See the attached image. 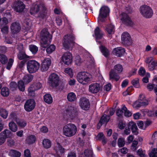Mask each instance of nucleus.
Returning <instances> with one entry per match:
<instances>
[{
  "mask_svg": "<svg viewBox=\"0 0 157 157\" xmlns=\"http://www.w3.org/2000/svg\"><path fill=\"white\" fill-rule=\"evenodd\" d=\"M40 38L41 46L43 48H46V51L48 54H50L54 51L56 47L54 44H51L47 48L48 42L49 41L50 42L51 40L50 33L48 30L44 29L41 30Z\"/></svg>",
  "mask_w": 157,
  "mask_h": 157,
  "instance_id": "f257e3e1",
  "label": "nucleus"
},
{
  "mask_svg": "<svg viewBox=\"0 0 157 157\" xmlns=\"http://www.w3.org/2000/svg\"><path fill=\"white\" fill-rule=\"evenodd\" d=\"M77 131L76 126L72 123L67 124L63 128V134L68 137L73 136L76 134Z\"/></svg>",
  "mask_w": 157,
  "mask_h": 157,
  "instance_id": "f03ea898",
  "label": "nucleus"
},
{
  "mask_svg": "<svg viewBox=\"0 0 157 157\" xmlns=\"http://www.w3.org/2000/svg\"><path fill=\"white\" fill-rule=\"evenodd\" d=\"M65 114L71 120L76 119L78 117L79 111L76 107L69 105L66 109Z\"/></svg>",
  "mask_w": 157,
  "mask_h": 157,
  "instance_id": "7ed1b4c3",
  "label": "nucleus"
},
{
  "mask_svg": "<svg viewBox=\"0 0 157 157\" xmlns=\"http://www.w3.org/2000/svg\"><path fill=\"white\" fill-rule=\"evenodd\" d=\"M27 69L30 73H34L39 69L40 63L34 60H29L26 63Z\"/></svg>",
  "mask_w": 157,
  "mask_h": 157,
  "instance_id": "20e7f679",
  "label": "nucleus"
},
{
  "mask_svg": "<svg viewBox=\"0 0 157 157\" xmlns=\"http://www.w3.org/2000/svg\"><path fill=\"white\" fill-rule=\"evenodd\" d=\"M90 75L85 72H81L78 73L77 75L78 81L83 85H86L90 81Z\"/></svg>",
  "mask_w": 157,
  "mask_h": 157,
  "instance_id": "39448f33",
  "label": "nucleus"
},
{
  "mask_svg": "<svg viewBox=\"0 0 157 157\" xmlns=\"http://www.w3.org/2000/svg\"><path fill=\"white\" fill-rule=\"evenodd\" d=\"M74 37L72 34L65 35L63 40V47L66 49H69L73 45L74 42Z\"/></svg>",
  "mask_w": 157,
  "mask_h": 157,
  "instance_id": "423d86ee",
  "label": "nucleus"
},
{
  "mask_svg": "<svg viewBox=\"0 0 157 157\" xmlns=\"http://www.w3.org/2000/svg\"><path fill=\"white\" fill-rule=\"evenodd\" d=\"M140 11L141 14L146 18H151L153 14L152 9L146 5L141 6L140 8Z\"/></svg>",
  "mask_w": 157,
  "mask_h": 157,
  "instance_id": "0eeeda50",
  "label": "nucleus"
},
{
  "mask_svg": "<svg viewBox=\"0 0 157 157\" xmlns=\"http://www.w3.org/2000/svg\"><path fill=\"white\" fill-rule=\"evenodd\" d=\"M59 76L55 73L51 74L49 77V84L52 87H57L59 85Z\"/></svg>",
  "mask_w": 157,
  "mask_h": 157,
  "instance_id": "6e6552de",
  "label": "nucleus"
},
{
  "mask_svg": "<svg viewBox=\"0 0 157 157\" xmlns=\"http://www.w3.org/2000/svg\"><path fill=\"white\" fill-rule=\"evenodd\" d=\"M120 20L123 24L127 26H131L133 23L128 15L125 12H122L120 16Z\"/></svg>",
  "mask_w": 157,
  "mask_h": 157,
  "instance_id": "1a4fd4ad",
  "label": "nucleus"
},
{
  "mask_svg": "<svg viewBox=\"0 0 157 157\" xmlns=\"http://www.w3.org/2000/svg\"><path fill=\"white\" fill-rule=\"evenodd\" d=\"M110 12L109 8L107 6H103L100 9L98 17L101 22H103V19L105 18L109 15Z\"/></svg>",
  "mask_w": 157,
  "mask_h": 157,
  "instance_id": "9d476101",
  "label": "nucleus"
},
{
  "mask_svg": "<svg viewBox=\"0 0 157 157\" xmlns=\"http://www.w3.org/2000/svg\"><path fill=\"white\" fill-rule=\"evenodd\" d=\"M78 104L81 109L85 111L88 110L90 106L89 100L85 97H82L80 98Z\"/></svg>",
  "mask_w": 157,
  "mask_h": 157,
  "instance_id": "9b49d317",
  "label": "nucleus"
},
{
  "mask_svg": "<svg viewBox=\"0 0 157 157\" xmlns=\"http://www.w3.org/2000/svg\"><path fill=\"white\" fill-rule=\"evenodd\" d=\"M13 8L14 11L17 13H21L24 11L25 5L22 2L17 0L14 2Z\"/></svg>",
  "mask_w": 157,
  "mask_h": 157,
  "instance_id": "f8f14e48",
  "label": "nucleus"
},
{
  "mask_svg": "<svg viewBox=\"0 0 157 157\" xmlns=\"http://www.w3.org/2000/svg\"><path fill=\"white\" fill-rule=\"evenodd\" d=\"M36 103L35 101L33 99L27 100L24 105L25 110L28 112L32 111L35 108Z\"/></svg>",
  "mask_w": 157,
  "mask_h": 157,
  "instance_id": "ddd939ff",
  "label": "nucleus"
},
{
  "mask_svg": "<svg viewBox=\"0 0 157 157\" xmlns=\"http://www.w3.org/2000/svg\"><path fill=\"white\" fill-rule=\"evenodd\" d=\"M61 60L64 64L69 65L72 62V60L71 53L69 52H65L62 56Z\"/></svg>",
  "mask_w": 157,
  "mask_h": 157,
  "instance_id": "4468645a",
  "label": "nucleus"
},
{
  "mask_svg": "<svg viewBox=\"0 0 157 157\" xmlns=\"http://www.w3.org/2000/svg\"><path fill=\"white\" fill-rule=\"evenodd\" d=\"M110 119V116L104 114L101 117L97 125V128L99 129L103 124L106 125Z\"/></svg>",
  "mask_w": 157,
  "mask_h": 157,
  "instance_id": "2eb2a0df",
  "label": "nucleus"
},
{
  "mask_svg": "<svg viewBox=\"0 0 157 157\" xmlns=\"http://www.w3.org/2000/svg\"><path fill=\"white\" fill-rule=\"evenodd\" d=\"M51 63V61L49 58H45L42 62L40 66V70L42 72L47 71Z\"/></svg>",
  "mask_w": 157,
  "mask_h": 157,
  "instance_id": "dca6fc26",
  "label": "nucleus"
},
{
  "mask_svg": "<svg viewBox=\"0 0 157 157\" xmlns=\"http://www.w3.org/2000/svg\"><path fill=\"white\" fill-rule=\"evenodd\" d=\"M122 43L125 45H128L131 44V36L127 32H124L121 36Z\"/></svg>",
  "mask_w": 157,
  "mask_h": 157,
  "instance_id": "f3484780",
  "label": "nucleus"
},
{
  "mask_svg": "<svg viewBox=\"0 0 157 157\" xmlns=\"http://www.w3.org/2000/svg\"><path fill=\"white\" fill-rule=\"evenodd\" d=\"M101 88V86L97 82L92 83L89 86V91L93 94L97 93L99 91Z\"/></svg>",
  "mask_w": 157,
  "mask_h": 157,
  "instance_id": "a211bd4d",
  "label": "nucleus"
},
{
  "mask_svg": "<svg viewBox=\"0 0 157 157\" xmlns=\"http://www.w3.org/2000/svg\"><path fill=\"white\" fill-rule=\"evenodd\" d=\"M54 150L56 152L55 154L56 157H61V155L65 152V149L59 143H57L55 147Z\"/></svg>",
  "mask_w": 157,
  "mask_h": 157,
  "instance_id": "6ab92c4d",
  "label": "nucleus"
},
{
  "mask_svg": "<svg viewBox=\"0 0 157 157\" xmlns=\"http://www.w3.org/2000/svg\"><path fill=\"white\" fill-rule=\"evenodd\" d=\"M10 29L12 34H15L20 32L21 29V27L19 23L14 22L11 24L10 26Z\"/></svg>",
  "mask_w": 157,
  "mask_h": 157,
  "instance_id": "aec40b11",
  "label": "nucleus"
},
{
  "mask_svg": "<svg viewBox=\"0 0 157 157\" xmlns=\"http://www.w3.org/2000/svg\"><path fill=\"white\" fill-rule=\"evenodd\" d=\"M125 51L124 48L122 47H118L114 48L113 50V52L116 56L121 57L124 54Z\"/></svg>",
  "mask_w": 157,
  "mask_h": 157,
  "instance_id": "412c9836",
  "label": "nucleus"
},
{
  "mask_svg": "<svg viewBox=\"0 0 157 157\" xmlns=\"http://www.w3.org/2000/svg\"><path fill=\"white\" fill-rule=\"evenodd\" d=\"M119 74L113 69H111L109 72V79L118 81L120 78Z\"/></svg>",
  "mask_w": 157,
  "mask_h": 157,
  "instance_id": "4be33fe9",
  "label": "nucleus"
},
{
  "mask_svg": "<svg viewBox=\"0 0 157 157\" xmlns=\"http://www.w3.org/2000/svg\"><path fill=\"white\" fill-rule=\"evenodd\" d=\"M17 57L20 60H24L27 62L30 59L32 58L31 56L27 55L23 51H20L18 54Z\"/></svg>",
  "mask_w": 157,
  "mask_h": 157,
  "instance_id": "5701e85b",
  "label": "nucleus"
},
{
  "mask_svg": "<svg viewBox=\"0 0 157 157\" xmlns=\"http://www.w3.org/2000/svg\"><path fill=\"white\" fill-rule=\"evenodd\" d=\"M94 32L96 40H99L102 38L103 34L98 27L97 26Z\"/></svg>",
  "mask_w": 157,
  "mask_h": 157,
  "instance_id": "b1692460",
  "label": "nucleus"
},
{
  "mask_svg": "<svg viewBox=\"0 0 157 157\" xmlns=\"http://www.w3.org/2000/svg\"><path fill=\"white\" fill-rule=\"evenodd\" d=\"M138 100L142 106H145L148 105V101L147 100L144 95L140 94L139 95V97L138 99Z\"/></svg>",
  "mask_w": 157,
  "mask_h": 157,
  "instance_id": "393cba45",
  "label": "nucleus"
},
{
  "mask_svg": "<svg viewBox=\"0 0 157 157\" xmlns=\"http://www.w3.org/2000/svg\"><path fill=\"white\" fill-rule=\"evenodd\" d=\"M40 5L36 4L33 5L30 9V13L31 15H34L37 13L40 10Z\"/></svg>",
  "mask_w": 157,
  "mask_h": 157,
  "instance_id": "a878e982",
  "label": "nucleus"
},
{
  "mask_svg": "<svg viewBox=\"0 0 157 157\" xmlns=\"http://www.w3.org/2000/svg\"><path fill=\"white\" fill-rule=\"evenodd\" d=\"M6 139L8 138H11L13 137V134L12 132L8 129H5L0 133Z\"/></svg>",
  "mask_w": 157,
  "mask_h": 157,
  "instance_id": "bb28decb",
  "label": "nucleus"
},
{
  "mask_svg": "<svg viewBox=\"0 0 157 157\" xmlns=\"http://www.w3.org/2000/svg\"><path fill=\"white\" fill-rule=\"evenodd\" d=\"M105 30L109 34H113L115 32V26L111 24H108L106 26Z\"/></svg>",
  "mask_w": 157,
  "mask_h": 157,
  "instance_id": "cd10ccee",
  "label": "nucleus"
},
{
  "mask_svg": "<svg viewBox=\"0 0 157 157\" xmlns=\"http://www.w3.org/2000/svg\"><path fill=\"white\" fill-rule=\"evenodd\" d=\"M43 98L44 101L48 104H51L53 102L52 98L50 94H45Z\"/></svg>",
  "mask_w": 157,
  "mask_h": 157,
  "instance_id": "c85d7f7f",
  "label": "nucleus"
},
{
  "mask_svg": "<svg viewBox=\"0 0 157 157\" xmlns=\"http://www.w3.org/2000/svg\"><path fill=\"white\" fill-rule=\"evenodd\" d=\"M33 77V75L30 74L25 75L23 78V81L25 84L29 83L32 80Z\"/></svg>",
  "mask_w": 157,
  "mask_h": 157,
  "instance_id": "c756f323",
  "label": "nucleus"
},
{
  "mask_svg": "<svg viewBox=\"0 0 157 157\" xmlns=\"http://www.w3.org/2000/svg\"><path fill=\"white\" fill-rule=\"evenodd\" d=\"M42 144L44 148L48 149L51 147L52 142L50 140L45 139L43 140Z\"/></svg>",
  "mask_w": 157,
  "mask_h": 157,
  "instance_id": "7c9ffc66",
  "label": "nucleus"
},
{
  "mask_svg": "<svg viewBox=\"0 0 157 157\" xmlns=\"http://www.w3.org/2000/svg\"><path fill=\"white\" fill-rule=\"evenodd\" d=\"M9 154L12 157H20L21 153L19 151L14 149H11L9 151Z\"/></svg>",
  "mask_w": 157,
  "mask_h": 157,
  "instance_id": "2f4dec72",
  "label": "nucleus"
},
{
  "mask_svg": "<svg viewBox=\"0 0 157 157\" xmlns=\"http://www.w3.org/2000/svg\"><path fill=\"white\" fill-rule=\"evenodd\" d=\"M36 140V136L34 135H31L28 136L26 141L29 144H32L34 143Z\"/></svg>",
  "mask_w": 157,
  "mask_h": 157,
  "instance_id": "473e14b6",
  "label": "nucleus"
},
{
  "mask_svg": "<svg viewBox=\"0 0 157 157\" xmlns=\"http://www.w3.org/2000/svg\"><path fill=\"white\" fill-rule=\"evenodd\" d=\"M101 52L105 57H108L109 54V51L107 48L103 45H101L100 47Z\"/></svg>",
  "mask_w": 157,
  "mask_h": 157,
  "instance_id": "72a5a7b5",
  "label": "nucleus"
},
{
  "mask_svg": "<svg viewBox=\"0 0 157 157\" xmlns=\"http://www.w3.org/2000/svg\"><path fill=\"white\" fill-rule=\"evenodd\" d=\"M10 129L12 132H15L17 130V127L16 124L13 121L10 122L9 123Z\"/></svg>",
  "mask_w": 157,
  "mask_h": 157,
  "instance_id": "f704fd0d",
  "label": "nucleus"
},
{
  "mask_svg": "<svg viewBox=\"0 0 157 157\" xmlns=\"http://www.w3.org/2000/svg\"><path fill=\"white\" fill-rule=\"evenodd\" d=\"M36 90L35 89L33 85H31L28 87V95L31 97L35 96V91Z\"/></svg>",
  "mask_w": 157,
  "mask_h": 157,
  "instance_id": "c9c22d12",
  "label": "nucleus"
},
{
  "mask_svg": "<svg viewBox=\"0 0 157 157\" xmlns=\"http://www.w3.org/2000/svg\"><path fill=\"white\" fill-rule=\"evenodd\" d=\"M10 90L9 88L6 87H2L1 91V94L3 97H7L9 95Z\"/></svg>",
  "mask_w": 157,
  "mask_h": 157,
  "instance_id": "e433bc0d",
  "label": "nucleus"
},
{
  "mask_svg": "<svg viewBox=\"0 0 157 157\" xmlns=\"http://www.w3.org/2000/svg\"><path fill=\"white\" fill-rule=\"evenodd\" d=\"M16 123L18 126L21 128H24L27 125L26 121L23 119H19L17 121Z\"/></svg>",
  "mask_w": 157,
  "mask_h": 157,
  "instance_id": "4c0bfd02",
  "label": "nucleus"
},
{
  "mask_svg": "<svg viewBox=\"0 0 157 157\" xmlns=\"http://www.w3.org/2000/svg\"><path fill=\"white\" fill-rule=\"evenodd\" d=\"M84 156L82 155L81 157H93V154L92 150L86 149L84 151Z\"/></svg>",
  "mask_w": 157,
  "mask_h": 157,
  "instance_id": "58836bf2",
  "label": "nucleus"
},
{
  "mask_svg": "<svg viewBox=\"0 0 157 157\" xmlns=\"http://www.w3.org/2000/svg\"><path fill=\"white\" fill-rule=\"evenodd\" d=\"M128 127L131 128L132 133L136 132L138 130V128L136 124L133 122H129L128 124Z\"/></svg>",
  "mask_w": 157,
  "mask_h": 157,
  "instance_id": "ea45409f",
  "label": "nucleus"
},
{
  "mask_svg": "<svg viewBox=\"0 0 157 157\" xmlns=\"http://www.w3.org/2000/svg\"><path fill=\"white\" fill-rule=\"evenodd\" d=\"M67 99L69 101H73L76 99L75 94L73 92L68 93L67 95Z\"/></svg>",
  "mask_w": 157,
  "mask_h": 157,
  "instance_id": "a19ab883",
  "label": "nucleus"
},
{
  "mask_svg": "<svg viewBox=\"0 0 157 157\" xmlns=\"http://www.w3.org/2000/svg\"><path fill=\"white\" fill-rule=\"evenodd\" d=\"M123 68L122 66L120 64H118L115 65L113 70L118 73L119 74L121 73L123 71Z\"/></svg>",
  "mask_w": 157,
  "mask_h": 157,
  "instance_id": "79ce46f5",
  "label": "nucleus"
},
{
  "mask_svg": "<svg viewBox=\"0 0 157 157\" xmlns=\"http://www.w3.org/2000/svg\"><path fill=\"white\" fill-rule=\"evenodd\" d=\"M0 115L4 119H6L8 115V111L4 109L3 108L0 109Z\"/></svg>",
  "mask_w": 157,
  "mask_h": 157,
  "instance_id": "37998d69",
  "label": "nucleus"
},
{
  "mask_svg": "<svg viewBox=\"0 0 157 157\" xmlns=\"http://www.w3.org/2000/svg\"><path fill=\"white\" fill-rule=\"evenodd\" d=\"M25 83L22 80H20L18 82L17 86L20 91L23 92L25 90Z\"/></svg>",
  "mask_w": 157,
  "mask_h": 157,
  "instance_id": "c03bdc74",
  "label": "nucleus"
},
{
  "mask_svg": "<svg viewBox=\"0 0 157 157\" xmlns=\"http://www.w3.org/2000/svg\"><path fill=\"white\" fill-rule=\"evenodd\" d=\"M122 109L124 111V115L126 117H130L132 115V113L127 109V107L124 105L122 107Z\"/></svg>",
  "mask_w": 157,
  "mask_h": 157,
  "instance_id": "a18cd8bd",
  "label": "nucleus"
},
{
  "mask_svg": "<svg viewBox=\"0 0 157 157\" xmlns=\"http://www.w3.org/2000/svg\"><path fill=\"white\" fill-rule=\"evenodd\" d=\"M8 61L7 56L3 54H0V62L2 64H5Z\"/></svg>",
  "mask_w": 157,
  "mask_h": 157,
  "instance_id": "49530a36",
  "label": "nucleus"
},
{
  "mask_svg": "<svg viewBox=\"0 0 157 157\" xmlns=\"http://www.w3.org/2000/svg\"><path fill=\"white\" fill-rule=\"evenodd\" d=\"M30 51L33 55L36 53L38 51V48L35 45H30L29 46Z\"/></svg>",
  "mask_w": 157,
  "mask_h": 157,
  "instance_id": "de8ad7c7",
  "label": "nucleus"
},
{
  "mask_svg": "<svg viewBox=\"0 0 157 157\" xmlns=\"http://www.w3.org/2000/svg\"><path fill=\"white\" fill-rule=\"evenodd\" d=\"M117 144L119 147H122L125 144L124 139L122 138H119L117 140Z\"/></svg>",
  "mask_w": 157,
  "mask_h": 157,
  "instance_id": "09e8293b",
  "label": "nucleus"
},
{
  "mask_svg": "<svg viewBox=\"0 0 157 157\" xmlns=\"http://www.w3.org/2000/svg\"><path fill=\"white\" fill-rule=\"evenodd\" d=\"M133 86H130L128 87L126 91L124 92L123 93V95L124 96H126L127 95H130L131 94V92L133 90Z\"/></svg>",
  "mask_w": 157,
  "mask_h": 157,
  "instance_id": "8fccbe9b",
  "label": "nucleus"
},
{
  "mask_svg": "<svg viewBox=\"0 0 157 157\" xmlns=\"http://www.w3.org/2000/svg\"><path fill=\"white\" fill-rule=\"evenodd\" d=\"M14 62L13 59L12 58H10L9 59L7 65L6 66V68L8 70H10L12 67Z\"/></svg>",
  "mask_w": 157,
  "mask_h": 157,
  "instance_id": "3c124183",
  "label": "nucleus"
},
{
  "mask_svg": "<svg viewBox=\"0 0 157 157\" xmlns=\"http://www.w3.org/2000/svg\"><path fill=\"white\" fill-rule=\"evenodd\" d=\"M124 113V110L122 109V107L120 109H117L116 111V114L119 117H121L122 116L123 114Z\"/></svg>",
  "mask_w": 157,
  "mask_h": 157,
  "instance_id": "603ef678",
  "label": "nucleus"
},
{
  "mask_svg": "<svg viewBox=\"0 0 157 157\" xmlns=\"http://www.w3.org/2000/svg\"><path fill=\"white\" fill-rule=\"evenodd\" d=\"M138 142L137 140H134L132 142L131 148L134 151H136L138 147L137 146Z\"/></svg>",
  "mask_w": 157,
  "mask_h": 157,
  "instance_id": "864d4df0",
  "label": "nucleus"
},
{
  "mask_svg": "<svg viewBox=\"0 0 157 157\" xmlns=\"http://www.w3.org/2000/svg\"><path fill=\"white\" fill-rule=\"evenodd\" d=\"M10 118L12 120L16 122L19 119L17 117V114L14 112H12L10 114Z\"/></svg>",
  "mask_w": 157,
  "mask_h": 157,
  "instance_id": "5fc2aeb1",
  "label": "nucleus"
},
{
  "mask_svg": "<svg viewBox=\"0 0 157 157\" xmlns=\"http://www.w3.org/2000/svg\"><path fill=\"white\" fill-rule=\"evenodd\" d=\"M131 82L132 84L134 87L136 88H138L139 87V79L138 78H136L135 79H133Z\"/></svg>",
  "mask_w": 157,
  "mask_h": 157,
  "instance_id": "6e6d98bb",
  "label": "nucleus"
},
{
  "mask_svg": "<svg viewBox=\"0 0 157 157\" xmlns=\"http://www.w3.org/2000/svg\"><path fill=\"white\" fill-rule=\"evenodd\" d=\"M1 31L3 34L6 36L8 33V28L7 26H5L1 29Z\"/></svg>",
  "mask_w": 157,
  "mask_h": 157,
  "instance_id": "4d7b16f0",
  "label": "nucleus"
},
{
  "mask_svg": "<svg viewBox=\"0 0 157 157\" xmlns=\"http://www.w3.org/2000/svg\"><path fill=\"white\" fill-rule=\"evenodd\" d=\"M132 106L133 107L136 109H138L142 106L141 104L140 103L139 101L138 100L136 101L133 104Z\"/></svg>",
  "mask_w": 157,
  "mask_h": 157,
  "instance_id": "13d9d810",
  "label": "nucleus"
},
{
  "mask_svg": "<svg viewBox=\"0 0 157 157\" xmlns=\"http://www.w3.org/2000/svg\"><path fill=\"white\" fill-rule=\"evenodd\" d=\"M26 61L24 60H22L20 62L18 63L17 64V67L19 68L22 69L24 67L25 63L26 62Z\"/></svg>",
  "mask_w": 157,
  "mask_h": 157,
  "instance_id": "bf43d9fd",
  "label": "nucleus"
},
{
  "mask_svg": "<svg viewBox=\"0 0 157 157\" xmlns=\"http://www.w3.org/2000/svg\"><path fill=\"white\" fill-rule=\"evenodd\" d=\"M32 85H33L34 87L36 90H39L42 86V84L39 82H37Z\"/></svg>",
  "mask_w": 157,
  "mask_h": 157,
  "instance_id": "052dcab7",
  "label": "nucleus"
},
{
  "mask_svg": "<svg viewBox=\"0 0 157 157\" xmlns=\"http://www.w3.org/2000/svg\"><path fill=\"white\" fill-rule=\"evenodd\" d=\"M145 70L143 67H141L138 71V74L142 76H143L145 74Z\"/></svg>",
  "mask_w": 157,
  "mask_h": 157,
  "instance_id": "680f3d73",
  "label": "nucleus"
},
{
  "mask_svg": "<svg viewBox=\"0 0 157 157\" xmlns=\"http://www.w3.org/2000/svg\"><path fill=\"white\" fill-rule=\"evenodd\" d=\"M137 154L140 157H146L145 156V154L143 153L142 149H139L137 151Z\"/></svg>",
  "mask_w": 157,
  "mask_h": 157,
  "instance_id": "e2e57ef3",
  "label": "nucleus"
},
{
  "mask_svg": "<svg viewBox=\"0 0 157 157\" xmlns=\"http://www.w3.org/2000/svg\"><path fill=\"white\" fill-rule=\"evenodd\" d=\"M25 157H31L30 151L29 149H26L24 151Z\"/></svg>",
  "mask_w": 157,
  "mask_h": 157,
  "instance_id": "0e129e2a",
  "label": "nucleus"
},
{
  "mask_svg": "<svg viewBox=\"0 0 157 157\" xmlns=\"http://www.w3.org/2000/svg\"><path fill=\"white\" fill-rule=\"evenodd\" d=\"M154 150H152L151 151L149 152L148 155L149 157H157V154L156 152Z\"/></svg>",
  "mask_w": 157,
  "mask_h": 157,
  "instance_id": "69168bd1",
  "label": "nucleus"
},
{
  "mask_svg": "<svg viewBox=\"0 0 157 157\" xmlns=\"http://www.w3.org/2000/svg\"><path fill=\"white\" fill-rule=\"evenodd\" d=\"M40 131L43 133H46L48 132V128L45 126H44L40 128Z\"/></svg>",
  "mask_w": 157,
  "mask_h": 157,
  "instance_id": "338daca9",
  "label": "nucleus"
},
{
  "mask_svg": "<svg viewBox=\"0 0 157 157\" xmlns=\"http://www.w3.org/2000/svg\"><path fill=\"white\" fill-rule=\"evenodd\" d=\"M46 15L47 12H40L39 14V17L40 18L44 19V18H46Z\"/></svg>",
  "mask_w": 157,
  "mask_h": 157,
  "instance_id": "774afa93",
  "label": "nucleus"
}]
</instances>
